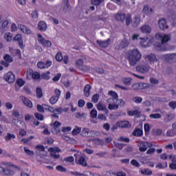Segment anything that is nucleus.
<instances>
[{"label":"nucleus","mask_w":176,"mask_h":176,"mask_svg":"<svg viewBox=\"0 0 176 176\" xmlns=\"http://www.w3.org/2000/svg\"><path fill=\"white\" fill-rule=\"evenodd\" d=\"M14 171H21V168L10 162H0V174L1 175H14Z\"/></svg>","instance_id":"obj_1"},{"label":"nucleus","mask_w":176,"mask_h":176,"mask_svg":"<svg viewBox=\"0 0 176 176\" xmlns=\"http://www.w3.org/2000/svg\"><path fill=\"white\" fill-rule=\"evenodd\" d=\"M142 58V55L141 54V52H140V51L137 49L129 50L126 54V58L129 65L132 67L137 65V63L141 61Z\"/></svg>","instance_id":"obj_2"},{"label":"nucleus","mask_w":176,"mask_h":176,"mask_svg":"<svg viewBox=\"0 0 176 176\" xmlns=\"http://www.w3.org/2000/svg\"><path fill=\"white\" fill-rule=\"evenodd\" d=\"M156 39L161 41V43L155 45L157 50H166V43L171 39L170 34H166L163 33H157L155 34Z\"/></svg>","instance_id":"obj_3"},{"label":"nucleus","mask_w":176,"mask_h":176,"mask_svg":"<svg viewBox=\"0 0 176 176\" xmlns=\"http://www.w3.org/2000/svg\"><path fill=\"white\" fill-rule=\"evenodd\" d=\"M108 94L112 97V98H108L107 100V102L109 104V109H110V111L118 109L119 104H118L116 102H118V98H119V96H118L117 93L113 91H109Z\"/></svg>","instance_id":"obj_4"},{"label":"nucleus","mask_w":176,"mask_h":176,"mask_svg":"<svg viewBox=\"0 0 176 176\" xmlns=\"http://www.w3.org/2000/svg\"><path fill=\"white\" fill-rule=\"evenodd\" d=\"M136 71L140 74H148L151 71V66L148 63H144L136 66Z\"/></svg>","instance_id":"obj_5"},{"label":"nucleus","mask_w":176,"mask_h":176,"mask_svg":"<svg viewBox=\"0 0 176 176\" xmlns=\"http://www.w3.org/2000/svg\"><path fill=\"white\" fill-rule=\"evenodd\" d=\"M74 156L76 157V164H80V166H83L84 167H86V166H87V162H86V159L85 158V157L80 156V152L74 154Z\"/></svg>","instance_id":"obj_6"},{"label":"nucleus","mask_w":176,"mask_h":176,"mask_svg":"<svg viewBox=\"0 0 176 176\" xmlns=\"http://www.w3.org/2000/svg\"><path fill=\"white\" fill-rule=\"evenodd\" d=\"M37 41L42 46H44V47H50V46H52V41L46 40L41 34L37 35Z\"/></svg>","instance_id":"obj_7"},{"label":"nucleus","mask_w":176,"mask_h":176,"mask_svg":"<svg viewBox=\"0 0 176 176\" xmlns=\"http://www.w3.org/2000/svg\"><path fill=\"white\" fill-rule=\"evenodd\" d=\"M146 63H148L152 67H155V63H157V58H156V55L155 54H149L146 55L144 58Z\"/></svg>","instance_id":"obj_8"},{"label":"nucleus","mask_w":176,"mask_h":176,"mask_svg":"<svg viewBox=\"0 0 176 176\" xmlns=\"http://www.w3.org/2000/svg\"><path fill=\"white\" fill-rule=\"evenodd\" d=\"M48 152L50 153L51 157H52V159H60V155L56 154L61 152V150H60L58 147H51L48 149Z\"/></svg>","instance_id":"obj_9"},{"label":"nucleus","mask_w":176,"mask_h":176,"mask_svg":"<svg viewBox=\"0 0 176 176\" xmlns=\"http://www.w3.org/2000/svg\"><path fill=\"white\" fill-rule=\"evenodd\" d=\"M140 152H145L148 148H152L153 144L149 142H142L138 144Z\"/></svg>","instance_id":"obj_10"},{"label":"nucleus","mask_w":176,"mask_h":176,"mask_svg":"<svg viewBox=\"0 0 176 176\" xmlns=\"http://www.w3.org/2000/svg\"><path fill=\"white\" fill-rule=\"evenodd\" d=\"M26 76L28 79H31V78H32V79H39V78H41V74L38 72H34L32 69H30L27 70Z\"/></svg>","instance_id":"obj_11"},{"label":"nucleus","mask_w":176,"mask_h":176,"mask_svg":"<svg viewBox=\"0 0 176 176\" xmlns=\"http://www.w3.org/2000/svg\"><path fill=\"white\" fill-rule=\"evenodd\" d=\"M3 78L8 83H13L16 80V77L12 72H8L3 76Z\"/></svg>","instance_id":"obj_12"},{"label":"nucleus","mask_w":176,"mask_h":176,"mask_svg":"<svg viewBox=\"0 0 176 176\" xmlns=\"http://www.w3.org/2000/svg\"><path fill=\"white\" fill-rule=\"evenodd\" d=\"M116 126L121 129H130V127H131V124L128 120H124L118 122Z\"/></svg>","instance_id":"obj_13"},{"label":"nucleus","mask_w":176,"mask_h":176,"mask_svg":"<svg viewBox=\"0 0 176 176\" xmlns=\"http://www.w3.org/2000/svg\"><path fill=\"white\" fill-rule=\"evenodd\" d=\"M133 90H142V89H148L149 84L148 83H135L132 85Z\"/></svg>","instance_id":"obj_14"},{"label":"nucleus","mask_w":176,"mask_h":176,"mask_svg":"<svg viewBox=\"0 0 176 176\" xmlns=\"http://www.w3.org/2000/svg\"><path fill=\"white\" fill-rule=\"evenodd\" d=\"M164 58L168 63H175L176 61V54H168L164 55Z\"/></svg>","instance_id":"obj_15"},{"label":"nucleus","mask_w":176,"mask_h":176,"mask_svg":"<svg viewBox=\"0 0 176 176\" xmlns=\"http://www.w3.org/2000/svg\"><path fill=\"white\" fill-rule=\"evenodd\" d=\"M37 67L40 69H45L52 67V60H47L45 63L43 62H38L37 63Z\"/></svg>","instance_id":"obj_16"},{"label":"nucleus","mask_w":176,"mask_h":176,"mask_svg":"<svg viewBox=\"0 0 176 176\" xmlns=\"http://www.w3.org/2000/svg\"><path fill=\"white\" fill-rule=\"evenodd\" d=\"M8 25H9V21L2 20L0 21V32L3 34L6 30H8Z\"/></svg>","instance_id":"obj_17"},{"label":"nucleus","mask_w":176,"mask_h":176,"mask_svg":"<svg viewBox=\"0 0 176 176\" xmlns=\"http://www.w3.org/2000/svg\"><path fill=\"white\" fill-rule=\"evenodd\" d=\"M18 28L20 30V31H21V32L25 34L26 35H31V34H32L31 30L28 29V28H27L25 25L19 24Z\"/></svg>","instance_id":"obj_18"},{"label":"nucleus","mask_w":176,"mask_h":176,"mask_svg":"<svg viewBox=\"0 0 176 176\" xmlns=\"http://www.w3.org/2000/svg\"><path fill=\"white\" fill-rule=\"evenodd\" d=\"M76 65L78 67V68H80V69H83V71H90V67L89 66H84L83 67V60L78 59L76 62Z\"/></svg>","instance_id":"obj_19"},{"label":"nucleus","mask_w":176,"mask_h":176,"mask_svg":"<svg viewBox=\"0 0 176 176\" xmlns=\"http://www.w3.org/2000/svg\"><path fill=\"white\" fill-rule=\"evenodd\" d=\"M151 42L149 38H140V45L142 47H149L151 45Z\"/></svg>","instance_id":"obj_20"},{"label":"nucleus","mask_w":176,"mask_h":176,"mask_svg":"<svg viewBox=\"0 0 176 176\" xmlns=\"http://www.w3.org/2000/svg\"><path fill=\"white\" fill-rule=\"evenodd\" d=\"M92 134H94V131L87 128H83L80 133L82 137H90Z\"/></svg>","instance_id":"obj_21"},{"label":"nucleus","mask_w":176,"mask_h":176,"mask_svg":"<svg viewBox=\"0 0 176 176\" xmlns=\"http://www.w3.org/2000/svg\"><path fill=\"white\" fill-rule=\"evenodd\" d=\"M158 25L159 28L163 31L164 30H167L168 28V25H167V22L166 21V19H161L158 21Z\"/></svg>","instance_id":"obj_22"},{"label":"nucleus","mask_w":176,"mask_h":176,"mask_svg":"<svg viewBox=\"0 0 176 176\" xmlns=\"http://www.w3.org/2000/svg\"><path fill=\"white\" fill-rule=\"evenodd\" d=\"M140 31L142 34H151L152 32V28L149 25H143L140 28Z\"/></svg>","instance_id":"obj_23"},{"label":"nucleus","mask_w":176,"mask_h":176,"mask_svg":"<svg viewBox=\"0 0 176 176\" xmlns=\"http://www.w3.org/2000/svg\"><path fill=\"white\" fill-rule=\"evenodd\" d=\"M51 126H52V131L53 133H55L57 134L58 133H60V126H61V123L58 121H55L54 123L51 124Z\"/></svg>","instance_id":"obj_24"},{"label":"nucleus","mask_w":176,"mask_h":176,"mask_svg":"<svg viewBox=\"0 0 176 176\" xmlns=\"http://www.w3.org/2000/svg\"><path fill=\"white\" fill-rule=\"evenodd\" d=\"M97 43L99 45V46H100V47H108L111 45V39L108 38L104 41L98 40Z\"/></svg>","instance_id":"obj_25"},{"label":"nucleus","mask_w":176,"mask_h":176,"mask_svg":"<svg viewBox=\"0 0 176 176\" xmlns=\"http://www.w3.org/2000/svg\"><path fill=\"white\" fill-rule=\"evenodd\" d=\"M13 41L18 42L21 49H23V47H24V46L23 45V36L21 34H16L14 37Z\"/></svg>","instance_id":"obj_26"},{"label":"nucleus","mask_w":176,"mask_h":176,"mask_svg":"<svg viewBox=\"0 0 176 176\" xmlns=\"http://www.w3.org/2000/svg\"><path fill=\"white\" fill-rule=\"evenodd\" d=\"M141 24V16H135L132 21V25L134 28H137Z\"/></svg>","instance_id":"obj_27"},{"label":"nucleus","mask_w":176,"mask_h":176,"mask_svg":"<svg viewBox=\"0 0 176 176\" xmlns=\"http://www.w3.org/2000/svg\"><path fill=\"white\" fill-rule=\"evenodd\" d=\"M114 19H116V20H117V21H120L121 23H123V21H124V20H126V14H123V13H117L115 16Z\"/></svg>","instance_id":"obj_28"},{"label":"nucleus","mask_w":176,"mask_h":176,"mask_svg":"<svg viewBox=\"0 0 176 176\" xmlns=\"http://www.w3.org/2000/svg\"><path fill=\"white\" fill-rule=\"evenodd\" d=\"M43 107H45V109L50 111V112L54 113V115H52L53 118H56V119H58V115H57V113H56V109L47 104H43Z\"/></svg>","instance_id":"obj_29"},{"label":"nucleus","mask_w":176,"mask_h":176,"mask_svg":"<svg viewBox=\"0 0 176 176\" xmlns=\"http://www.w3.org/2000/svg\"><path fill=\"white\" fill-rule=\"evenodd\" d=\"M21 100H22L24 105H25L28 108H32V102L31 100H28L24 96H21Z\"/></svg>","instance_id":"obj_30"},{"label":"nucleus","mask_w":176,"mask_h":176,"mask_svg":"<svg viewBox=\"0 0 176 176\" xmlns=\"http://www.w3.org/2000/svg\"><path fill=\"white\" fill-rule=\"evenodd\" d=\"M37 28L39 30V31H46L47 29V25H46V23H45V21H40L38 23Z\"/></svg>","instance_id":"obj_31"},{"label":"nucleus","mask_w":176,"mask_h":176,"mask_svg":"<svg viewBox=\"0 0 176 176\" xmlns=\"http://www.w3.org/2000/svg\"><path fill=\"white\" fill-rule=\"evenodd\" d=\"M175 118V116L171 113H168L164 118V122L165 123H168V122H171L174 118Z\"/></svg>","instance_id":"obj_32"},{"label":"nucleus","mask_w":176,"mask_h":176,"mask_svg":"<svg viewBox=\"0 0 176 176\" xmlns=\"http://www.w3.org/2000/svg\"><path fill=\"white\" fill-rule=\"evenodd\" d=\"M35 149L38 151V152H42L43 155H41V157H45L46 156V152L45 151V147L42 145H37L35 147Z\"/></svg>","instance_id":"obj_33"},{"label":"nucleus","mask_w":176,"mask_h":176,"mask_svg":"<svg viewBox=\"0 0 176 176\" xmlns=\"http://www.w3.org/2000/svg\"><path fill=\"white\" fill-rule=\"evenodd\" d=\"M96 108H97L98 111H108L107 109V106H105V104H102V102H99L96 104Z\"/></svg>","instance_id":"obj_34"},{"label":"nucleus","mask_w":176,"mask_h":176,"mask_svg":"<svg viewBox=\"0 0 176 176\" xmlns=\"http://www.w3.org/2000/svg\"><path fill=\"white\" fill-rule=\"evenodd\" d=\"M91 89V86L90 85H85L84 88V94L85 97H89L90 96V89Z\"/></svg>","instance_id":"obj_35"},{"label":"nucleus","mask_w":176,"mask_h":176,"mask_svg":"<svg viewBox=\"0 0 176 176\" xmlns=\"http://www.w3.org/2000/svg\"><path fill=\"white\" fill-rule=\"evenodd\" d=\"M152 170H151L149 168H143L140 170V173L142 175H152Z\"/></svg>","instance_id":"obj_36"},{"label":"nucleus","mask_w":176,"mask_h":176,"mask_svg":"<svg viewBox=\"0 0 176 176\" xmlns=\"http://www.w3.org/2000/svg\"><path fill=\"white\" fill-rule=\"evenodd\" d=\"M122 82L125 86H130L131 85V82H133V78H122Z\"/></svg>","instance_id":"obj_37"},{"label":"nucleus","mask_w":176,"mask_h":176,"mask_svg":"<svg viewBox=\"0 0 176 176\" xmlns=\"http://www.w3.org/2000/svg\"><path fill=\"white\" fill-rule=\"evenodd\" d=\"M142 12H144L145 14H151V13L153 12V10H152V8H149L148 6H144Z\"/></svg>","instance_id":"obj_38"},{"label":"nucleus","mask_w":176,"mask_h":176,"mask_svg":"<svg viewBox=\"0 0 176 176\" xmlns=\"http://www.w3.org/2000/svg\"><path fill=\"white\" fill-rule=\"evenodd\" d=\"M125 20L126 25H130L131 23H133V19L131 18V14H127L126 15H125Z\"/></svg>","instance_id":"obj_39"},{"label":"nucleus","mask_w":176,"mask_h":176,"mask_svg":"<svg viewBox=\"0 0 176 176\" xmlns=\"http://www.w3.org/2000/svg\"><path fill=\"white\" fill-rule=\"evenodd\" d=\"M13 38V34L10 32H6L4 34V38L7 42H10Z\"/></svg>","instance_id":"obj_40"},{"label":"nucleus","mask_w":176,"mask_h":176,"mask_svg":"<svg viewBox=\"0 0 176 176\" xmlns=\"http://www.w3.org/2000/svg\"><path fill=\"white\" fill-rule=\"evenodd\" d=\"M142 134H143L142 129H135L133 133V135H135V137H141Z\"/></svg>","instance_id":"obj_41"},{"label":"nucleus","mask_w":176,"mask_h":176,"mask_svg":"<svg viewBox=\"0 0 176 176\" xmlns=\"http://www.w3.org/2000/svg\"><path fill=\"white\" fill-rule=\"evenodd\" d=\"M80 131H82V128L79 126H75L72 132V135H78Z\"/></svg>","instance_id":"obj_42"},{"label":"nucleus","mask_w":176,"mask_h":176,"mask_svg":"<svg viewBox=\"0 0 176 176\" xmlns=\"http://www.w3.org/2000/svg\"><path fill=\"white\" fill-rule=\"evenodd\" d=\"M129 41L123 40L120 43V49H124V47H127V46H129Z\"/></svg>","instance_id":"obj_43"},{"label":"nucleus","mask_w":176,"mask_h":176,"mask_svg":"<svg viewBox=\"0 0 176 176\" xmlns=\"http://www.w3.org/2000/svg\"><path fill=\"white\" fill-rule=\"evenodd\" d=\"M166 135L167 137H175L176 132L174 129H168L166 131Z\"/></svg>","instance_id":"obj_44"},{"label":"nucleus","mask_w":176,"mask_h":176,"mask_svg":"<svg viewBox=\"0 0 176 176\" xmlns=\"http://www.w3.org/2000/svg\"><path fill=\"white\" fill-rule=\"evenodd\" d=\"M150 119H162V115L159 113L150 114Z\"/></svg>","instance_id":"obj_45"},{"label":"nucleus","mask_w":176,"mask_h":176,"mask_svg":"<svg viewBox=\"0 0 176 176\" xmlns=\"http://www.w3.org/2000/svg\"><path fill=\"white\" fill-rule=\"evenodd\" d=\"M41 78L45 80H49L50 79V72H47L41 74Z\"/></svg>","instance_id":"obj_46"},{"label":"nucleus","mask_w":176,"mask_h":176,"mask_svg":"<svg viewBox=\"0 0 176 176\" xmlns=\"http://www.w3.org/2000/svg\"><path fill=\"white\" fill-rule=\"evenodd\" d=\"M14 138H16V135L10 133H7V135L5 137L6 141H10V140Z\"/></svg>","instance_id":"obj_47"},{"label":"nucleus","mask_w":176,"mask_h":176,"mask_svg":"<svg viewBox=\"0 0 176 176\" xmlns=\"http://www.w3.org/2000/svg\"><path fill=\"white\" fill-rule=\"evenodd\" d=\"M132 100L133 102H135L136 104H141V102H142V98L135 96L132 98Z\"/></svg>","instance_id":"obj_48"},{"label":"nucleus","mask_w":176,"mask_h":176,"mask_svg":"<svg viewBox=\"0 0 176 176\" xmlns=\"http://www.w3.org/2000/svg\"><path fill=\"white\" fill-rule=\"evenodd\" d=\"M57 101H58V97H56L55 96L51 97V98L50 99V102L52 105H54V104H56Z\"/></svg>","instance_id":"obj_49"},{"label":"nucleus","mask_w":176,"mask_h":176,"mask_svg":"<svg viewBox=\"0 0 176 176\" xmlns=\"http://www.w3.org/2000/svg\"><path fill=\"white\" fill-rule=\"evenodd\" d=\"M72 130V127L71 126H64L62 128L63 133H65V134H68L69 131Z\"/></svg>","instance_id":"obj_50"},{"label":"nucleus","mask_w":176,"mask_h":176,"mask_svg":"<svg viewBox=\"0 0 176 176\" xmlns=\"http://www.w3.org/2000/svg\"><path fill=\"white\" fill-rule=\"evenodd\" d=\"M23 150L25 153H26V155H28L29 156H34V151L28 149V148L24 147Z\"/></svg>","instance_id":"obj_51"},{"label":"nucleus","mask_w":176,"mask_h":176,"mask_svg":"<svg viewBox=\"0 0 176 176\" xmlns=\"http://www.w3.org/2000/svg\"><path fill=\"white\" fill-rule=\"evenodd\" d=\"M118 141H120V142H130V139L124 136H121L118 139Z\"/></svg>","instance_id":"obj_52"},{"label":"nucleus","mask_w":176,"mask_h":176,"mask_svg":"<svg viewBox=\"0 0 176 176\" xmlns=\"http://www.w3.org/2000/svg\"><path fill=\"white\" fill-rule=\"evenodd\" d=\"M98 98H100V95L94 94L91 98L92 102L97 104V102H98Z\"/></svg>","instance_id":"obj_53"},{"label":"nucleus","mask_w":176,"mask_h":176,"mask_svg":"<svg viewBox=\"0 0 176 176\" xmlns=\"http://www.w3.org/2000/svg\"><path fill=\"white\" fill-rule=\"evenodd\" d=\"M16 84L18 85V86H19L20 87H23V86H24V85L25 84V82L23 81V79L21 78H19L16 80Z\"/></svg>","instance_id":"obj_54"},{"label":"nucleus","mask_w":176,"mask_h":176,"mask_svg":"<svg viewBox=\"0 0 176 176\" xmlns=\"http://www.w3.org/2000/svg\"><path fill=\"white\" fill-rule=\"evenodd\" d=\"M91 118L96 119L97 118V110L93 109L90 112Z\"/></svg>","instance_id":"obj_55"},{"label":"nucleus","mask_w":176,"mask_h":176,"mask_svg":"<svg viewBox=\"0 0 176 176\" xmlns=\"http://www.w3.org/2000/svg\"><path fill=\"white\" fill-rule=\"evenodd\" d=\"M131 164L132 166H133L134 167H140V162H138V161L135 160H132L131 161Z\"/></svg>","instance_id":"obj_56"},{"label":"nucleus","mask_w":176,"mask_h":176,"mask_svg":"<svg viewBox=\"0 0 176 176\" xmlns=\"http://www.w3.org/2000/svg\"><path fill=\"white\" fill-rule=\"evenodd\" d=\"M37 111L38 112H41L42 113H43V112H45V106L41 105V104H38L37 105Z\"/></svg>","instance_id":"obj_57"},{"label":"nucleus","mask_w":176,"mask_h":176,"mask_svg":"<svg viewBox=\"0 0 176 176\" xmlns=\"http://www.w3.org/2000/svg\"><path fill=\"white\" fill-rule=\"evenodd\" d=\"M4 60L6 61H8V63H12V61H13V58H12V56H10V55L6 54L4 56Z\"/></svg>","instance_id":"obj_58"},{"label":"nucleus","mask_w":176,"mask_h":176,"mask_svg":"<svg viewBox=\"0 0 176 176\" xmlns=\"http://www.w3.org/2000/svg\"><path fill=\"white\" fill-rule=\"evenodd\" d=\"M56 60H57L58 61H63V54H61V52H58L56 55Z\"/></svg>","instance_id":"obj_59"},{"label":"nucleus","mask_w":176,"mask_h":176,"mask_svg":"<svg viewBox=\"0 0 176 176\" xmlns=\"http://www.w3.org/2000/svg\"><path fill=\"white\" fill-rule=\"evenodd\" d=\"M148 148L146 151V154L147 155H153L155 153V152H156V149H155V148Z\"/></svg>","instance_id":"obj_60"},{"label":"nucleus","mask_w":176,"mask_h":176,"mask_svg":"<svg viewBox=\"0 0 176 176\" xmlns=\"http://www.w3.org/2000/svg\"><path fill=\"white\" fill-rule=\"evenodd\" d=\"M70 174L72 175H74V176H85V174L80 173H79L78 171H71Z\"/></svg>","instance_id":"obj_61"},{"label":"nucleus","mask_w":176,"mask_h":176,"mask_svg":"<svg viewBox=\"0 0 176 176\" xmlns=\"http://www.w3.org/2000/svg\"><path fill=\"white\" fill-rule=\"evenodd\" d=\"M36 96L38 98H41L43 94H42V89L41 88L36 89Z\"/></svg>","instance_id":"obj_62"},{"label":"nucleus","mask_w":176,"mask_h":176,"mask_svg":"<svg viewBox=\"0 0 176 176\" xmlns=\"http://www.w3.org/2000/svg\"><path fill=\"white\" fill-rule=\"evenodd\" d=\"M34 116L36 118L38 119V120H43V115L39 113H36L34 114Z\"/></svg>","instance_id":"obj_63"},{"label":"nucleus","mask_w":176,"mask_h":176,"mask_svg":"<svg viewBox=\"0 0 176 176\" xmlns=\"http://www.w3.org/2000/svg\"><path fill=\"white\" fill-rule=\"evenodd\" d=\"M168 105H169L170 108H171L172 109H175V108H176V102L175 101H171L168 103Z\"/></svg>","instance_id":"obj_64"}]
</instances>
